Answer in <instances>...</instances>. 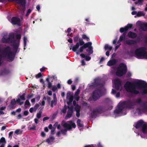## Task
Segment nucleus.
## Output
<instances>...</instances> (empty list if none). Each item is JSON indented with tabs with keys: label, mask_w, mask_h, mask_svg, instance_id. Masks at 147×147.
<instances>
[{
	"label": "nucleus",
	"mask_w": 147,
	"mask_h": 147,
	"mask_svg": "<svg viewBox=\"0 0 147 147\" xmlns=\"http://www.w3.org/2000/svg\"><path fill=\"white\" fill-rule=\"evenodd\" d=\"M124 87L126 91L128 92L135 94L139 93V91L136 90V87L138 88H143L141 93L142 95L147 94V83L143 81H139L133 82L127 81L124 85Z\"/></svg>",
	"instance_id": "1"
},
{
	"label": "nucleus",
	"mask_w": 147,
	"mask_h": 147,
	"mask_svg": "<svg viewBox=\"0 0 147 147\" xmlns=\"http://www.w3.org/2000/svg\"><path fill=\"white\" fill-rule=\"evenodd\" d=\"M19 45V42L18 41L16 43H14L13 45V47L14 49L13 52L11 51V48L9 46H7L4 47L3 51L1 50V45L0 44V53L5 55L9 61H12L14 59L16 53H17Z\"/></svg>",
	"instance_id": "2"
},
{
	"label": "nucleus",
	"mask_w": 147,
	"mask_h": 147,
	"mask_svg": "<svg viewBox=\"0 0 147 147\" xmlns=\"http://www.w3.org/2000/svg\"><path fill=\"white\" fill-rule=\"evenodd\" d=\"M98 87L93 92L92 98L94 101H96L99 99L102 95L103 92L102 89L104 88L103 84L100 82V80L98 79H95L93 85Z\"/></svg>",
	"instance_id": "3"
},
{
	"label": "nucleus",
	"mask_w": 147,
	"mask_h": 147,
	"mask_svg": "<svg viewBox=\"0 0 147 147\" xmlns=\"http://www.w3.org/2000/svg\"><path fill=\"white\" fill-rule=\"evenodd\" d=\"M135 105V103L130 100L123 102L118 105L117 108L114 111V113L116 114L121 113L124 108H129L131 106Z\"/></svg>",
	"instance_id": "4"
},
{
	"label": "nucleus",
	"mask_w": 147,
	"mask_h": 147,
	"mask_svg": "<svg viewBox=\"0 0 147 147\" xmlns=\"http://www.w3.org/2000/svg\"><path fill=\"white\" fill-rule=\"evenodd\" d=\"M112 107L111 106L107 109H106L104 106H99L92 111L90 116L92 118H95L97 116V114H101L107 110H111Z\"/></svg>",
	"instance_id": "5"
},
{
	"label": "nucleus",
	"mask_w": 147,
	"mask_h": 147,
	"mask_svg": "<svg viewBox=\"0 0 147 147\" xmlns=\"http://www.w3.org/2000/svg\"><path fill=\"white\" fill-rule=\"evenodd\" d=\"M62 125L63 127L66 128L65 129H62L61 130V133L64 135L66 134L68 130H70L71 129L72 127L75 128L76 125L75 123L73 122L72 121H67V122L63 123Z\"/></svg>",
	"instance_id": "6"
},
{
	"label": "nucleus",
	"mask_w": 147,
	"mask_h": 147,
	"mask_svg": "<svg viewBox=\"0 0 147 147\" xmlns=\"http://www.w3.org/2000/svg\"><path fill=\"white\" fill-rule=\"evenodd\" d=\"M127 71L126 66L123 63H121L119 65V67L117 68L116 73V75L119 77H121L125 74Z\"/></svg>",
	"instance_id": "7"
},
{
	"label": "nucleus",
	"mask_w": 147,
	"mask_h": 147,
	"mask_svg": "<svg viewBox=\"0 0 147 147\" xmlns=\"http://www.w3.org/2000/svg\"><path fill=\"white\" fill-rule=\"evenodd\" d=\"M146 49L144 47H141L137 49L134 53L136 57L139 59L144 58L146 53Z\"/></svg>",
	"instance_id": "8"
},
{
	"label": "nucleus",
	"mask_w": 147,
	"mask_h": 147,
	"mask_svg": "<svg viewBox=\"0 0 147 147\" xmlns=\"http://www.w3.org/2000/svg\"><path fill=\"white\" fill-rule=\"evenodd\" d=\"M16 102L19 103L20 105H21L24 103L23 102H21L20 98H18L16 101L14 98L11 99L10 104L9 106L11 109H14L15 108V105H16Z\"/></svg>",
	"instance_id": "9"
},
{
	"label": "nucleus",
	"mask_w": 147,
	"mask_h": 147,
	"mask_svg": "<svg viewBox=\"0 0 147 147\" xmlns=\"http://www.w3.org/2000/svg\"><path fill=\"white\" fill-rule=\"evenodd\" d=\"M68 110L67 112V113L65 117V119H67L70 118L72 116L73 112L74 107L73 106H67Z\"/></svg>",
	"instance_id": "10"
},
{
	"label": "nucleus",
	"mask_w": 147,
	"mask_h": 147,
	"mask_svg": "<svg viewBox=\"0 0 147 147\" xmlns=\"http://www.w3.org/2000/svg\"><path fill=\"white\" fill-rule=\"evenodd\" d=\"M11 23L14 25H17L20 26V20L19 18L16 17H13L11 19Z\"/></svg>",
	"instance_id": "11"
},
{
	"label": "nucleus",
	"mask_w": 147,
	"mask_h": 147,
	"mask_svg": "<svg viewBox=\"0 0 147 147\" xmlns=\"http://www.w3.org/2000/svg\"><path fill=\"white\" fill-rule=\"evenodd\" d=\"M133 26L132 24H128L127 26L124 28H121L120 29V32L121 33L123 32H127L129 29L131 28Z\"/></svg>",
	"instance_id": "12"
},
{
	"label": "nucleus",
	"mask_w": 147,
	"mask_h": 147,
	"mask_svg": "<svg viewBox=\"0 0 147 147\" xmlns=\"http://www.w3.org/2000/svg\"><path fill=\"white\" fill-rule=\"evenodd\" d=\"M10 73V70L7 68H5L0 71V76L7 75Z\"/></svg>",
	"instance_id": "13"
},
{
	"label": "nucleus",
	"mask_w": 147,
	"mask_h": 147,
	"mask_svg": "<svg viewBox=\"0 0 147 147\" xmlns=\"http://www.w3.org/2000/svg\"><path fill=\"white\" fill-rule=\"evenodd\" d=\"M121 85V82L119 79H117L115 80V88L117 90H119Z\"/></svg>",
	"instance_id": "14"
},
{
	"label": "nucleus",
	"mask_w": 147,
	"mask_h": 147,
	"mask_svg": "<svg viewBox=\"0 0 147 147\" xmlns=\"http://www.w3.org/2000/svg\"><path fill=\"white\" fill-rule=\"evenodd\" d=\"M1 41L2 42L5 43H11V42L8 39V35H4L3 37L1 39Z\"/></svg>",
	"instance_id": "15"
},
{
	"label": "nucleus",
	"mask_w": 147,
	"mask_h": 147,
	"mask_svg": "<svg viewBox=\"0 0 147 147\" xmlns=\"http://www.w3.org/2000/svg\"><path fill=\"white\" fill-rule=\"evenodd\" d=\"M14 36L13 33H11L9 34L8 36V39L11 42V43H16V41L14 40Z\"/></svg>",
	"instance_id": "16"
},
{
	"label": "nucleus",
	"mask_w": 147,
	"mask_h": 147,
	"mask_svg": "<svg viewBox=\"0 0 147 147\" xmlns=\"http://www.w3.org/2000/svg\"><path fill=\"white\" fill-rule=\"evenodd\" d=\"M67 98H69V101L67 102V104L68 105H69L71 104L73 100V97L72 96L70 95V93L68 92L67 94Z\"/></svg>",
	"instance_id": "17"
},
{
	"label": "nucleus",
	"mask_w": 147,
	"mask_h": 147,
	"mask_svg": "<svg viewBox=\"0 0 147 147\" xmlns=\"http://www.w3.org/2000/svg\"><path fill=\"white\" fill-rule=\"evenodd\" d=\"M127 36L129 38H135L136 37L137 34L136 33L130 31L128 33Z\"/></svg>",
	"instance_id": "18"
},
{
	"label": "nucleus",
	"mask_w": 147,
	"mask_h": 147,
	"mask_svg": "<svg viewBox=\"0 0 147 147\" xmlns=\"http://www.w3.org/2000/svg\"><path fill=\"white\" fill-rule=\"evenodd\" d=\"M144 122L142 120H140L138 121L135 127L136 129H138L141 127L143 124Z\"/></svg>",
	"instance_id": "19"
},
{
	"label": "nucleus",
	"mask_w": 147,
	"mask_h": 147,
	"mask_svg": "<svg viewBox=\"0 0 147 147\" xmlns=\"http://www.w3.org/2000/svg\"><path fill=\"white\" fill-rule=\"evenodd\" d=\"M116 60L113 59L108 61L107 62V65L109 66H110L115 65L116 63Z\"/></svg>",
	"instance_id": "20"
},
{
	"label": "nucleus",
	"mask_w": 147,
	"mask_h": 147,
	"mask_svg": "<svg viewBox=\"0 0 147 147\" xmlns=\"http://www.w3.org/2000/svg\"><path fill=\"white\" fill-rule=\"evenodd\" d=\"M136 42H137L136 40H129L126 41V44L129 45L136 44Z\"/></svg>",
	"instance_id": "21"
},
{
	"label": "nucleus",
	"mask_w": 147,
	"mask_h": 147,
	"mask_svg": "<svg viewBox=\"0 0 147 147\" xmlns=\"http://www.w3.org/2000/svg\"><path fill=\"white\" fill-rule=\"evenodd\" d=\"M142 107V109L144 111H147V103L143 102L141 105Z\"/></svg>",
	"instance_id": "22"
},
{
	"label": "nucleus",
	"mask_w": 147,
	"mask_h": 147,
	"mask_svg": "<svg viewBox=\"0 0 147 147\" xmlns=\"http://www.w3.org/2000/svg\"><path fill=\"white\" fill-rule=\"evenodd\" d=\"M80 56L82 58H85L86 61H89L91 59V57H90L86 56L85 54L83 53L81 54L80 55Z\"/></svg>",
	"instance_id": "23"
},
{
	"label": "nucleus",
	"mask_w": 147,
	"mask_h": 147,
	"mask_svg": "<svg viewBox=\"0 0 147 147\" xmlns=\"http://www.w3.org/2000/svg\"><path fill=\"white\" fill-rule=\"evenodd\" d=\"M93 48L92 47H90L88 48V49H87L86 50V51L87 52H88V55H90L91 54H92L93 53Z\"/></svg>",
	"instance_id": "24"
},
{
	"label": "nucleus",
	"mask_w": 147,
	"mask_h": 147,
	"mask_svg": "<svg viewBox=\"0 0 147 147\" xmlns=\"http://www.w3.org/2000/svg\"><path fill=\"white\" fill-rule=\"evenodd\" d=\"M142 127L143 132L144 133H147V124L146 123L144 124Z\"/></svg>",
	"instance_id": "25"
},
{
	"label": "nucleus",
	"mask_w": 147,
	"mask_h": 147,
	"mask_svg": "<svg viewBox=\"0 0 147 147\" xmlns=\"http://www.w3.org/2000/svg\"><path fill=\"white\" fill-rule=\"evenodd\" d=\"M79 43L77 42L75 45H74L72 48V50L74 52H76L77 51V49H78L79 47Z\"/></svg>",
	"instance_id": "26"
},
{
	"label": "nucleus",
	"mask_w": 147,
	"mask_h": 147,
	"mask_svg": "<svg viewBox=\"0 0 147 147\" xmlns=\"http://www.w3.org/2000/svg\"><path fill=\"white\" fill-rule=\"evenodd\" d=\"M141 29L143 31H146L147 30V23L144 24L142 26H141Z\"/></svg>",
	"instance_id": "27"
},
{
	"label": "nucleus",
	"mask_w": 147,
	"mask_h": 147,
	"mask_svg": "<svg viewBox=\"0 0 147 147\" xmlns=\"http://www.w3.org/2000/svg\"><path fill=\"white\" fill-rule=\"evenodd\" d=\"M92 45V43L91 42H88L85 43L83 45L86 49L87 48H89L90 47H92L91 46Z\"/></svg>",
	"instance_id": "28"
},
{
	"label": "nucleus",
	"mask_w": 147,
	"mask_h": 147,
	"mask_svg": "<svg viewBox=\"0 0 147 147\" xmlns=\"http://www.w3.org/2000/svg\"><path fill=\"white\" fill-rule=\"evenodd\" d=\"M126 33V32H123L122 35L120 36L119 39L120 41H121L125 39Z\"/></svg>",
	"instance_id": "29"
},
{
	"label": "nucleus",
	"mask_w": 147,
	"mask_h": 147,
	"mask_svg": "<svg viewBox=\"0 0 147 147\" xmlns=\"http://www.w3.org/2000/svg\"><path fill=\"white\" fill-rule=\"evenodd\" d=\"M50 79V78L49 77L47 78V82H48V87L49 88L51 89L53 87V86L52 85V83L49 81V80Z\"/></svg>",
	"instance_id": "30"
},
{
	"label": "nucleus",
	"mask_w": 147,
	"mask_h": 147,
	"mask_svg": "<svg viewBox=\"0 0 147 147\" xmlns=\"http://www.w3.org/2000/svg\"><path fill=\"white\" fill-rule=\"evenodd\" d=\"M55 139V138L53 136H51L49 138L47 139V142L49 144L51 143V142H53Z\"/></svg>",
	"instance_id": "31"
},
{
	"label": "nucleus",
	"mask_w": 147,
	"mask_h": 147,
	"mask_svg": "<svg viewBox=\"0 0 147 147\" xmlns=\"http://www.w3.org/2000/svg\"><path fill=\"white\" fill-rule=\"evenodd\" d=\"M104 49L105 50H109L111 51L112 49V47L109 45L108 44H106L105 46Z\"/></svg>",
	"instance_id": "32"
},
{
	"label": "nucleus",
	"mask_w": 147,
	"mask_h": 147,
	"mask_svg": "<svg viewBox=\"0 0 147 147\" xmlns=\"http://www.w3.org/2000/svg\"><path fill=\"white\" fill-rule=\"evenodd\" d=\"M57 104V100H52L50 104L51 107V108H53V105L55 106Z\"/></svg>",
	"instance_id": "33"
},
{
	"label": "nucleus",
	"mask_w": 147,
	"mask_h": 147,
	"mask_svg": "<svg viewBox=\"0 0 147 147\" xmlns=\"http://www.w3.org/2000/svg\"><path fill=\"white\" fill-rule=\"evenodd\" d=\"M80 122L81 120L79 119H78L77 121V125L78 126V127H83L84 126L83 124L81 123Z\"/></svg>",
	"instance_id": "34"
},
{
	"label": "nucleus",
	"mask_w": 147,
	"mask_h": 147,
	"mask_svg": "<svg viewBox=\"0 0 147 147\" xmlns=\"http://www.w3.org/2000/svg\"><path fill=\"white\" fill-rule=\"evenodd\" d=\"M136 0H132L134 1H135ZM144 1V0H138L137 2L135 3V4H138V5H141L142 4V3Z\"/></svg>",
	"instance_id": "35"
},
{
	"label": "nucleus",
	"mask_w": 147,
	"mask_h": 147,
	"mask_svg": "<svg viewBox=\"0 0 147 147\" xmlns=\"http://www.w3.org/2000/svg\"><path fill=\"white\" fill-rule=\"evenodd\" d=\"M82 38L84 40H86L87 41H88L90 40L89 38L87 36L86 34H84L82 35Z\"/></svg>",
	"instance_id": "36"
},
{
	"label": "nucleus",
	"mask_w": 147,
	"mask_h": 147,
	"mask_svg": "<svg viewBox=\"0 0 147 147\" xmlns=\"http://www.w3.org/2000/svg\"><path fill=\"white\" fill-rule=\"evenodd\" d=\"M136 103H138L140 105H141L143 104V101L140 98L137 99L136 100Z\"/></svg>",
	"instance_id": "37"
},
{
	"label": "nucleus",
	"mask_w": 147,
	"mask_h": 147,
	"mask_svg": "<svg viewBox=\"0 0 147 147\" xmlns=\"http://www.w3.org/2000/svg\"><path fill=\"white\" fill-rule=\"evenodd\" d=\"M143 111L142 109L138 108L136 109V113H137L138 115H140L142 114V112Z\"/></svg>",
	"instance_id": "38"
},
{
	"label": "nucleus",
	"mask_w": 147,
	"mask_h": 147,
	"mask_svg": "<svg viewBox=\"0 0 147 147\" xmlns=\"http://www.w3.org/2000/svg\"><path fill=\"white\" fill-rule=\"evenodd\" d=\"M0 143L2 144L4 143V144L6 143V141L5 138L3 137H2L0 139Z\"/></svg>",
	"instance_id": "39"
},
{
	"label": "nucleus",
	"mask_w": 147,
	"mask_h": 147,
	"mask_svg": "<svg viewBox=\"0 0 147 147\" xmlns=\"http://www.w3.org/2000/svg\"><path fill=\"white\" fill-rule=\"evenodd\" d=\"M137 16L138 17H140L144 16V14L142 11H140L137 13Z\"/></svg>",
	"instance_id": "40"
},
{
	"label": "nucleus",
	"mask_w": 147,
	"mask_h": 147,
	"mask_svg": "<svg viewBox=\"0 0 147 147\" xmlns=\"http://www.w3.org/2000/svg\"><path fill=\"white\" fill-rule=\"evenodd\" d=\"M25 93H23V94L20 96V99H21L22 100H25L26 99L25 98Z\"/></svg>",
	"instance_id": "41"
},
{
	"label": "nucleus",
	"mask_w": 147,
	"mask_h": 147,
	"mask_svg": "<svg viewBox=\"0 0 147 147\" xmlns=\"http://www.w3.org/2000/svg\"><path fill=\"white\" fill-rule=\"evenodd\" d=\"M79 45L81 46L85 44L84 42L82 39H79Z\"/></svg>",
	"instance_id": "42"
},
{
	"label": "nucleus",
	"mask_w": 147,
	"mask_h": 147,
	"mask_svg": "<svg viewBox=\"0 0 147 147\" xmlns=\"http://www.w3.org/2000/svg\"><path fill=\"white\" fill-rule=\"evenodd\" d=\"M79 39V35H77L76 36L74 37V42H76L78 41V39Z\"/></svg>",
	"instance_id": "43"
},
{
	"label": "nucleus",
	"mask_w": 147,
	"mask_h": 147,
	"mask_svg": "<svg viewBox=\"0 0 147 147\" xmlns=\"http://www.w3.org/2000/svg\"><path fill=\"white\" fill-rule=\"evenodd\" d=\"M4 57H6L5 56L3 55L0 54V66L2 65V59Z\"/></svg>",
	"instance_id": "44"
},
{
	"label": "nucleus",
	"mask_w": 147,
	"mask_h": 147,
	"mask_svg": "<svg viewBox=\"0 0 147 147\" xmlns=\"http://www.w3.org/2000/svg\"><path fill=\"white\" fill-rule=\"evenodd\" d=\"M39 107V105L38 104V103L36 104L34 107V111H36L37 109Z\"/></svg>",
	"instance_id": "45"
},
{
	"label": "nucleus",
	"mask_w": 147,
	"mask_h": 147,
	"mask_svg": "<svg viewBox=\"0 0 147 147\" xmlns=\"http://www.w3.org/2000/svg\"><path fill=\"white\" fill-rule=\"evenodd\" d=\"M80 110L79 109H78L77 110H76V116L77 117H79L80 116Z\"/></svg>",
	"instance_id": "46"
},
{
	"label": "nucleus",
	"mask_w": 147,
	"mask_h": 147,
	"mask_svg": "<svg viewBox=\"0 0 147 147\" xmlns=\"http://www.w3.org/2000/svg\"><path fill=\"white\" fill-rule=\"evenodd\" d=\"M85 49V48L84 45H83L80 48L79 52L80 53H82L83 52L84 49Z\"/></svg>",
	"instance_id": "47"
},
{
	"label": "nucleus",
	"mask_w": 147,
	"mask_h": 147,
	"mask_svg": "<svg viewBox=\"0 0 147 147\" xmlns=\"http://www.w3.org/2000/svg\"><path fill=\"white\" fill-rule=\"evenodd\" d=\"M54 126H57V129H59L61 128V125L60 124L58 125V122H56L55 124L54 125Z\"/></svg>",
	"instance_id": "48"
},
{
	"label": "nucleus",
	"mask_w": 147,
	"mask_h": 147,
	"mask_svg": "<svg viewBox=\"0 0 147 147\" xmlns=\"http://www.w3.org/2000/svg\"><path fill=\"white\" fill-rule=\"evenodd\" d=\"M42 76L41 73L39 72L36 75L35 77L36 78H38Z\"/></svg>",
	"instance_id": "49"
},
{
	"label": "nucleus",
	"mask_w": 147,
	"mask_h": 147,
	"mask_svg": "<svg viewBox=\"0 0 147 147\" xmlns=\"http://www.w3.org/2000/svg\"><path fill=\"white\" fill-rule=\"evenodd\" d=\"M128 55L132 57L134 55V52L133 51H130L128 53Z\"/></svg>",
	"instance_id": "50"
},
{
	"label": "nucleus",
	"mask_w": 147,
	"mask_h": 147,
	"mask_svg": "<svg viewBox=\"0 0 147 147\" xmlns=\"http://www.w3.org/2000/svg\"><path fill=\"white\" fill-rule=\"evenodd\" d=\"M80 89H78L77 90L76 92H75V96H78L80 93Z\"/></svg>",
	"instance_id": "51"
},
{
	"label": "nucleus",
	"mask_w": 147,
	"mask_h": 147,
	"mask_svg": "<svg viewBox=\"0 0 147 147\" xmlns=\"http://www.w3.org/2000/svg\"><path fill=\"white\" fill-rule=\"evenodd\" d=\"M17 39L20 40L21 38V35L20 34H17L16 36Z\"/></svg>",
	"instance_id": "52"
},
{
	"label": "nucleus",
	"mask_w": 147,
	"mask_h": 147,
	"mask_svg": "<svg viewBox=\"0 0 147 147\" xmlns=\"http://www.w3.org/2000/svg\"><path fill=\"white\" fill-rule=\"evenodd\" d=\"M36 127V126H35L34 125H32V126L30 128V130H35Z\"/></svg>",
	"instance_id": "53"
},
{
	"label": "nucleus",
	"mask_w": 147,
	"mask_h": 147,
	"mask_svg": "<svg viewBox=\"0 0 147 147\" xmlns=\"http://www.w3.org/2000/svg\"><path fill=\"white\" fill-rule=\"evenodd\" d=\"M26 40L27 38L26 37H24V47H25L26 44Z\"/></svg>",
	"instance_id": "54"
},
{
	"label": "nucleus",
	"mask_w": 147,
	"mask_h": 147,
	"mask_svg": "<svg viewBox=\"0 0 147 147\" xmlns=\"http://www.w3.org/2000/svg\"><path fill=\"white\" fill-rule=\"evenodd\" d=\"M45 143V141H43V142H42L41 143H40L39 145H37V146H38V147H39V146H42L44 145H45V144H44V143Z\"/></svg>",
	"instance_id": "55"
},
{
	"label": "nucleus",
	"mask_w": 147,
	"mask_h": 147,
	"mask_svg": "<svg viewBox=\"0 0 147 147\" xmlns=\"http://www.w3.org/2000/svg\"><path fill=\"white\" fill-rule=\"evenodd\" d=\"M31 10L30 9H29L26 13V16H28L29 14L31 13Z\"/></svg>",
	"instance_id": "56"
},
{
	"label": "nucleus",
	"mask_w": 147,
	"mask_h": 147,
	"mask_svg": "<svg viewBox=\"0 0 147 147\" xmlns=\"http://www.w3.org/2000/svg\"><path fill=\"white\" fill-rule=\"evenodd\" d=\"M13 133V131H11L9 133V138H10V139L11 138Z\"/></svg>",
	"instance_id": "57"
},
{
	"label": "nucleus",
	"mask_w": 147,
	"mask_h": 147,
	"mask_svg": "<svg viewBox=\"0 0 147 147\" xmlns=\"http://www.w3.org/2000/svg\"><path fill=\"white\" fill-rule=\"evenodd\" d=\"M40 82L41 83H42V84L43 85V87L44 88V89H45V84H44V80H43V79H40Z\"/></svg>",
	"instance_id": "58"
},
{
	"label": "nucleus",
	"mask_w": 147,
	"mask_h": 147,
	"mask_svg": "<svg viewBox=\"0 0 147 147\" xmlns=\"http://www.w3.org/2000/svg\"><path fill=\"white\" fill-rule=\"evenodd\" d=\"M25 105L30 106V103L28 100H26L25 102Z\"/></svg>",
	"instance_id": "59"
},
{
	"label": "nucleus",
	"mask_w": 147,
	"mask_h": 147,
	"mask_svg": "<svg viewBox=\"0 0 147 147\" xmlns=\"http://www.w3.org/2000/svg\"><path fill=\"white\" fill-rule=\"evenodd\" d=\"M33 94H29L28 95L27 98L28 99H30L33 97Z\"/></svg>",
	"instance_id": "60"
},
{
	"label": "nucleus",
	"mask_w": 147,
	"mask_h": 147,
	"mask_svg": "<svg viewBox=\"0 0 147 147\" xmlns=\"http://www.w3.org/2000/svg\"><path fill=\"white\" fill-rule=\"evenodd\" d=\"M81 65L84 66L86 65V63L84 60H82L81 61Z\"/></svg>",
	"instance_id": "61"
},
{
	"label": "nucleus",
	"mask_w": 147,
	"mask_h": 147,
	"mask_svg": "<svg viewBox=\"0 0 147 147\" xmlns=\"http://www.w3.org/2000/svg\"><path fill=\"white\" fill-rule=\"evenodd\" d=\"M36 117L38 119L40 118L41 117V113H38L36 114Z\"/></svg>",
	"instance_id": "62"
},
{
	"label": "nucleus",
	"mask_w": 147,
	"mask_h": 147,
	"mask_svg": "<svg viewBox=\"0 0 147 147\" xmlns=\"http://www.w3.org/2000/svg\"><path fill=\"white\" fill-rule=\"evenodd\" d=\"M80 97L78 96H75L74 98V99L77 101H78L80 99Z\"/></svg>",
	"instance_id": "63"
},
{
	"label": "nucleus",
	"mask_w": 147,
	"mask_h": 147,
	"mask_svg": "<svg viewBox=\"0 0 147 147\" xmlns=\"http://www.w3.org/2000/svg\"><path fill=\"white\" fill-rule=\"evenodd\" d=\"M52 90L53 92H55L57 90V87L56 86H53L52 87Z\"/></svg>",
	"instance_id": "64"
}]
</instances>
